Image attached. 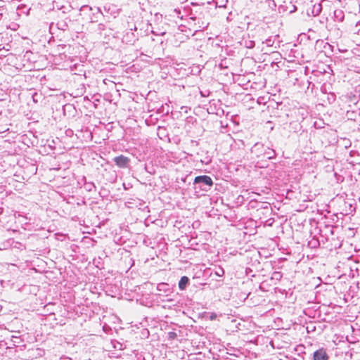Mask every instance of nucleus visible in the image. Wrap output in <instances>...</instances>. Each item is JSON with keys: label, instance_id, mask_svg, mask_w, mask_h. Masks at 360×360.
I'll return each mask as SVG.
<instances>
[{"label": "nucleus", "instance_id": "obj_1", "mask_svg": "<svg viewBox=\"0 0 360 360\" xmlns=\"http://www.w3.org/2000/svg\"><path fill=\"white\" fill-rule=\"evenodd\" d=\"M114 161L117 167L121 168H125L129 165L130 162V159L126 156L120 155L119 156L115 157L114 158Z\"/></svg>", "mask_w": 360, "mask_h": 360}, {"label": "nucleus", "instance_id": "obj_6", "mask_svg": "<svg viewBox=\"0 0 360 360\" xmlns=\"http://www.w3.org/2000/svg\"><path fill=\"white\" fill-rule=\"evenodd\" d=\"M216 317H217L216 314L213 313V314H212L210 315V320H214V319H216Z\"/></svg>", "mask_w": 360, "mask_h": 360}, {"label": "nucleus", "instance_id": "obj_4", "mask_svg": "<svg viewBox=\"0 0 360 360\" xmlns=\"http://www.w3.org/2000/svg\"><path fill=\"white\" fill-rule=\"evenodd\" d=\"M189 280L187 276H182L179 282V288L181 290H184L188 284Z\"/></svg>", "mask_w": 360, "mask_h": 360}, {"label": "nucleus", "instance_id": "obj_5", "mask_svg": "<svg viewBox=\"0 0 360 360\" xmlns=\"http://www.w3.org/2000/svg\"><path fill=\"white\" fill-rule=\"evenodd\" d=\"M224 274V270L221 268L219 271H216V275L218 276H222Z\"/></svg>", "mask_w": 360, "mask_h": 360}, {"label": "nucleus", "instance_id": "obj_3", "mask_svg": "<svg viewBox=\"0 0 360 360\" xmlns=\"http://www.w3.org/2000/svg\"><path fill=\"white\" fill-rule=\"evenodd\" d=\"M314 360H328L326 350L321 348L314 353Z\"/></svg>", "mask_w": 360, "mask_h": 360}, {"label": "nucleus", "instance_id": "obj_2", "mask_svg": "<svg viewBox=\"0 0 360 360\" xmlns=\"http://www.w3.org/2000/svg\"><path fill=\"white\" fill-rule=\"evenodd\" d=\"M194 182L195 184L203 183L210 186L213 185V181L212 180V179L210 176H206V175L196 176L194 179Z\"/></svg>", "mask_w": 360, "mask_h": 360}]
</instances>
